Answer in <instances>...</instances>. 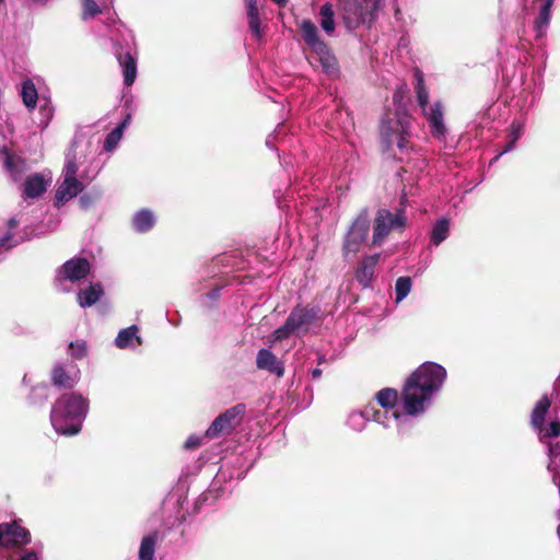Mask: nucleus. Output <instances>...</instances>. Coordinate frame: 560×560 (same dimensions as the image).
<instances>
[{"instance_id":"nucleus-1","label":"nucleus","mask_w":560,"mask_h":560,"mask_svg":"<svg viewBox=\"0 0 560 560\" xmlns=\"http://www.w3.org/2000/svg\"><path fill=\"white\" fill-rule=\"evenodd\" d=\"M446 370L435 362L422 363L406 381L401 394L402 408L416 417L425 411L434 395L443 387Z\"/></svg>"},{"instance_id":"nucleus-2","label":"nucleus","mask_w":560,"mask_h":560,"mask_svg":"<svg viewBox=\"0 0 560 560\" xmlns=\"http://www.w3.org/2000/svg\"><path fill=\"white\" fill-rule=\"evenodd\" d=\"M89 411V399L78 393L60 396L52 405L50 422L58 434L75 435Z\"/></svg>"},{"instance_id":"nucleus-3","label":"nucleus","mask_w":560,"mask_h":560,"mask_svg":"<svg viewBox=\"0 0 560 560\" xmlns=\"http://www.w3.org/2000/svg\"><path fill=\"white\" fill-rule=\"evenodd\" d=\"M411 118L405 108L398 107L394 113H386L381 121L380 132L383 150L392 153L397 147L400 153L408 151Z\"/></svg>"},{"instance_id":"nucleus-4","label":"nucleus","mask_w":560,"mask_h":560,"mask_svg":"<svg viewBox=\"0 0 560 560\" xmlns=\"http://www.w3.org/2000/svg\"><path fill=\"white\" fill-rule=\"evenodd\" d=\"M383 0H337L343 24L348 31L371 25Z\"/></svg>"},{"instance_id":"nucleus-5","label":"nucleus","mask_w":560,"mask_h":560,"mask_svg":"<svg viewBox=\"0 0 560 560\" xmlns=\"http://www.w3.org/2000/svg\"><path fill=\"white\" fill-rule=\"evenodd\" d=\"M302 39L308 48L316 55V59L326 73L336 71V59L331 55L327 44L320 38L315 23L304 19L299 23Z\"/></svg>"},{"instance_id":"nucleus-6","label":"nucleus","mask_w":560,"mask_h":560,"mask_svg":"<svg viewBox=\"0 0 560 560\" xmlns=\"http://www.w3.org/2000/svg\"><path fill=\"white\" fill-rule=\"evenodd\" d=\"M319 310L315 307H295L285 323L273 331L275 340H283L292 335L300 336L308 330L318 318Z\"/></svg>"},{"instance_id":"nucleus-7","label":"nucleus","mask_w":560,"mask_h":560,"mask_svg":"<svg viewBox=\"0 0 560 560\" xmlns=\"http://www.w3.org/2000/svg\"><path fill=\"white\" fill-rule=\"evenodd\" d=\"M535 430L538 431L540 443L547 446L548 470L551 474H560V420H552L547 427L542 424Z\"/></svg>"},{"instance_id":"nucleus-8","label":"nucleus","mask_w":560,"mask_h":560,"mask_svg":"<svg viewBox=\"0 0 560 560\" xmlns=\"http://www.w3.org/2000/svg\"><path fill=\"white\" fill-rule=\"evenodd\" d=\"M370 217L368 210H362L350 225L342 246L345 257L355 255L368 240Z\"/></svg>"},{"instance_id":"nucleus-9","label":"nucleus","mask_w":560,"mask_h":560,"mask_svg":"<svg viewBox=\"0 0 560 560\" xmlns=\"http://www.w3.org/2000/svg\"><path fill=\"white\" fill-rule=\"evenodd\" d=\"M246 407L244 404H237L224 412L220 413L207 429L205 436L215 439L222 435H229L240 425L245 415Z\"/></svg>"},{"instance_id":"nucleus-10","label":"nucleus","mask_w":560,"mask_h":560,"mask_svg":"<svg viewBox=\"0 0 560 560\" xmlns=\"http://www.w3.org/2000/svg\"><path fill=\"white\" fill-rule=\"evenodd\" d=\"M398 396L397 392L393 388H383L375 395V401H372L375 404V407L380 406L378 408L382 413V418L386 421H388V428L390 427L392 422H396L399 430H401L402 424L407 421V417H410L406 413L404 410V413H400L396 409Z\"/></svg>"},{"instance_id":"nucleus-11","label":"nucleus","mask_w":560,"mask_h":560,"mask_svg":"<svg viewBox=\"0 0 560 560\" xmlns=\"http://www.w3.org/2000/svg\"><path fill=\"white\" fill-rule=\"evenodd\" d=\"M405 223L402 211L393 213L386 209L378 210L374 222L373 245H381L392 231L401 230Z\"/></svg>"},{"instance_id":"nucleus-12","label":"nucleus","mask_w":560,"mask_h":560,"mask_svg":"<svg viewBox=\"0 0 560 560\" xmlns=\"http://www.w3.org/2000/svg\"><path fill=\"white\" fill-rule=\"evenodd\" d=\"M370 420L388 428V421L382 418L381 410L373 402H369L363 410L351 411L347 418V425L353 431L361 432Z\"/></svg>"},{"instance_id":"nucleus-13","label":"nucleus","mask_w":560,"mask_h":560,"mask_svg":"<svg viewBox=\"0 0 560 560\" xmlns=\"http://www.w3.org/2000/svg\"><path fill=\"white\" fill-rule=\"evenodd\" d=\"M31 541V535L27 529L19 523L0 524V545L5 548L21 547Z\"/></svg>"},{"instance_id":"nucleus-14","label":"nucleus","mask_w":560,"mask_h":560,"mask_svg":"<svg viewBox=\"0 0 560 560\" xmlns=\"http://www.w3.org/2000/svg\"><path fill=\"white\" fill-rule=\"evenodd\" d=\"M52 177L50 173H34L26 177L23 183L22 198L36 199L39 198L50 186Z\"/></svg>"},{"instance_id":"nucleus-15","label":"nucleus","mask_w":560,"mask_h":560,"mask_svg":"<svg viewBox=\"0 0 560 560\" xmlns=\"http://www.w3.org/2000/svg\"><path fill=\"white\" fill-rule=\"evenodd\" d=\"M425 116L431 135L439 141L446 138V127L443 119V109L440 102H435L429 109L422 112Z\"/></svg>"},{"instance_id":"nucleus-16","label":"nucleus","mask_w":560,"mask_h":560,"mask_svg":"<svg viewBox=\"0 0 560 560\" xmlns=\"http://www.w3.org/2000/svg\"><path fill=\"white\" fill-rule=\"evenodd\" d=\"M0 160L3 163V167L10 174L13 182H20L22 179V175L26 171L25 161L12 154L7 145L0 147Z\"/></svg>"},{"instance_id":"nucleus-17","label":"nucleus","mask_w":560,"mask_h":560,"mask_svg":"<svg viewBox=\"0 0 560 560\" xmlns=\"http://www.w3.org/2000/svg\"><path fill=\"white\" fill-rule=\"evenodd\" d=\"M90 262L85 258H73L63 264L59 278L71 282L85 278L90 272Z\"/></svg>"},{"instance_id":"nucleus-18","label":"nucleus","mask_w":560,"mask_h":560,"mask_svg":"<svg viewBox=\"0 0 560 560\" xmlns=\"http://www.w3.org/2000/svg\"><path fill=\"white\" fill-rule=\"evenodd\" d=\"M256 365L259 370L268 371L281 377L284 373L283 363L268 349H260L256 357Z\"/></svg>"},{"instance_id":"nucleus-19","label":"nucleus","mask_w":560,"mask_h":560,"mask_svg":"<svg viewBox=\"0 0 560 560\" xmlns=\"http://www.w3.org/2000/svg\"><path fill=\"white\" fill-rule=\"evenodd\" d=\"M79 370L72 365L66 370L62 365H56L51 373L54 385L63 388H72L79 381Z\"/></svg>"},{"instance_id":"nucleus-20","label":"nucleus","mask_w":560,"mask_h":560,"mask_svg":"<svg viewBox=\"0 0 560 560\" xmlns=\"http://www.w3.org/2000/svg\"><path fill=\"white\" fill-rule=\"evenodd\" d=\"M83 184L78 178L63 177L62 183L56 190L55 201L57 205L66 202L83 190Z\"/></svg>"},{"instance_id":"nucleus-21","label":"nucleus","mask_w":560,"mask_h":560,"mask_svg":"<svg viewBox=\"0 0 560 560\" xmlns=\"http://www.w3.org/2000/svg\"><path fill=\"white\" fill-rule=\"evenodd\" d=\"M118 62L122 69L124 83L127 86L133 84L137 78V61L133 54L128 50L126 52L116 51Z\"/></svg>"},{"instance_id":"nucleus-22","label":"nucleus","mask_w":560,"mask_h":560,"mask_svg":"<svg viewBox=\"0 0 560 560\" xmlns=\"http://www.w3.org/2000/svg\"><path fill=\"white\" fill-rule=\"evenodd\" d=\"M141 343L142 339L139 336V328L136 325L119 330L115 339V346L118 349H136Z\"/></svg>"},{"instance_id":"nucleus-23","label":"nucleus","mask_w":560,"mask_h":560,"mask_svg":"<svg viewBox=\"0 0 560 560\" xmlns=\"http://www.w3.org/2000/svg\"><path fill=\"white\" fill-rule=\"evenodd\" d=\"M378 259H380V255L375 254V255L365 256L361 260V262L357 269L355 277H357V280L363 287H369V284L371 283L373 276H374V269H375V266H376Z\"/></svg>"},{"instance_id":"nucleus-24","label":"nucleus","mask_w":560,"mask_h":560,"mask_svg":"<svg viewBox=\"0 0 560 560\" xmlns=\"http://www.w3.org/2000/svg\"><path fill=\"white\" fill-rule=\"evenodd\" d=\"M160 541V533L153 530L144 535L141 539L138 559L139 560H155L156 546Z\"/></svg>"},{"instance_id":"nucleus-25","label":"nucleus","mask_w":560,"mask_h":560,"mask_svg":"<svg viewBox=\"0 0 560 560\" xmlns=\"http://www.w3.org/2000/svg\"><path fill=\"white\" fill-rule=\"evenodd\" d=\"M552 18V5L542 2L538 15L535 18L533 28L536 34V38L540 39L546 36L547 30L550 25Z\"/></svg>"},{"instance_id":"nucleus-26","label":"nucleus","mask_w":560,"mask_h":560,"mask_svg":"<svg viewBox=\"0 0 560 560\" xmlns=\"http://www.w3.org/2000/svg\"><path fill=\"white\" fill-rule=\"evenodd\" d=\"M156 219L153 211L149 209H141L137 211L131 220L132 229L137 233H148L155 225Z\"/></svg>"},{"instance_id":"nucleus-27","label":"nucleus","mask_w":560,"mask_h":560,"mask_svg":"<svg viewBox=\"0 0 560 560\" xmlns=\"http://www.w3.org/2000/svg\"><path fill=\"white\" fill-rule=\"evenodd\" d=\"M245 2V10H246V16L248 22V28L254 37L257 39H260L261 34V22L259 18V8L257 0H244Z\"/></svg>"},{"instance_id":"nucleus-28","label":"nucleus","mask_w":560,"mask_h":560,"mask_svg":"<svg viewBox=\"0 0 560 560\" xmlns=\"http://www.w3.org/2000/svg\"><path fill=\"white\" fill-rule=\"evenodd\" d=\"M319 24L327 36H332L336 28L335 11L330 2L324 3L318 11Z\"/></svg>"},{"instance_id":"nucleus-29","label":"nucleus","mask_w":560,"mask_h":560,"mask_svg":"<svg viewBox=\"0 0 560 560\" xmlns=\"http://www.w3.org/2000/svg\"><path fill=\"white\" fill-rule=\"evenodd\" d=\"M102 295V285L100 283H93L78 292V303L81 307H89L95 304Z\"/></svg>"},{"instance_id":"nucleus-30","label":"nucleus","mask_w":560,"mask_h":560,"mask_svg":"<svg viewBox=\"0 0 560 560\" xmlns=\"http://www.w3.org/2000/svg\"><path fill=\"white\" fill-rule=\"evenodd\" d=\"M551 401L547 396H542L535 405L530 415V424L534 429H539L545 422V417L550 408Z\"/></svg>"},{"instance_id":"nucleus-31","label":"nucleus","mask_w":560,"mask_h":560,"mask_svg":"<svg viewBox=\"0 0 560 560\" xmlns=\"http://www.w3.org/2000/svg\"><path fill=\"white\" fill-rule=\"evenodd\" d=\"M450 233V222L447 219L442 218L435 222L430 233V241L433 245L438 246L445 241Z\"/></svg>"},{"instance_id":"nucleus-32","label":"nucleus","mask_w":560,"mask_h":560,"mask_svg":"<svg viewBox=\"0 0 560 560\" xmlns=\"http://www.w3.org/2000/svg\"><path fill=\"white\" fill-rule=\"evenodd\" d=\"M21 95L24 105L30 109H34L37 103V90L34 82L31 79H26L22 83Z\"/></svg>"},{"instance_id":"nucleus-33","label":"nucleus","mask_w":560,"mask_h":560,"mask_svg":"<svg viewBox=\"0 0 560 560\" xmlns=\"http://www.w3.org/2000/svg\"><path fill=\"white\" fill-rule=\"evenodd\" d=\"M524 131V124L521 121H513L510 131H509V142L504 147V149L494 156L493 161H497L501 155L512 151L517 142V140L521 138Z\"/></svg>"},{"instance_id":"nucleus-34","label":"nucleus","mask_w":560,"mask_h":560,"mask_svg":"<svg viewBox=\"0 0 560 560\" xmlns=\"http://www.w3.org/2000/svg\"><path fill=\"white\" fill-rule=\"evenodd\" d=\"M112 0H82V18L89 20L101 12L102 8H107Z\"/></svg>"},{"instance_id":"nucleus-35","label":"nucleus","mask_w":560,"mask_h":560,"mask_svg":"<svg viewBox=\"0 0 560 560\" xmlns=\"http://www.w3.org/2000/svg\"><path fill=\"white\" fill-rule=\"evenodd\" d=\"M417 84H416V94L418 104L421 107L422 112L429 109L432 105L429 104V92L424 84V78L421 71L417 70L416 73Z\"/></svg>"},{"instance_id":"nucleus-36","label":"nucleus","mask_w":560,"mask_h":560,"mask_svg":"<svg viewBox=\"0 0 560 560\" xmlns=\"http://www.w3.org/2000/svg\"><path fill=\"white\" fill-rule=\"evenodd\" d=\"M410 290L411 279L409 277H399L395 284L396 302H401L409 294Z\"/></svg>"},{"instance_id":"nucleus-37","label":"nucleus","mask_w":560,"mask_h":560,"mask_svg":"<svg viewBox=\"0 0 560 560\" xmlns=\"http://www.w3.org/2000/svg\"><path fill=\"white\" fill-rule=\"evenodd\" d=\"M69 353L75 360L83 359L88 353L86 342L83 340H75L70 342Z\"/></svg>"},{"instance_id":"nucleus-38","label":"nucleus","mask_w":560,"mask_h":560,"mask_svg":"<svg viewBox=\"0 0 560 560\" xmlns=\"http://www.w3.org/2000/svg\"><path fill=\"white\" fill-rule=\"evenodd\" d=\"M122 138L121 128H115L105 138L104 150L113 151Z\"/></svg>"},{"instance_id":"nucleus-39","label":"nucleus","mask_w":560,"mask_h":560,"mask_svg":"<svg viewBox=\"0 0 560 560\" xmlns=\"http://www.w3.org/2000/svg\"><path fill=\"white\" fill-rule=\"evenodd\" d=\"M78 170L79 166L75 162V158L71 153H68L63 168V177L77 178Z\"/></svg>"},{"instance_id":"nucleus-40","label":"nucleus","mask_w":560,"mask_h":560,"mask_svg":"<svg viewBox=\"0 0 560 560\" xmlns=\"http://www.w3.org/2000/svg\"><path fill=\"white\" fill-rule=\"evenodd\" d=\"M16 560H42V551L35 549H25Z\"/></svg>"},{"instance_id":"nucleus-41","label":"nucleus","mask_w":560,"mask_h":560,"mask_svg":"<svg viewBox=\"0 0 560 560\" xmlns=\"http://www.w3.org/2000/svg\"><path fill=\"white\" fill-rule=\"evenodd\" d=\"M201 441H202V438H200L198 435H190L185 442V447L187 450L196 448L201 444Z\"/></svg>"},{"instance_id":"nucleus-42","label":"nucleus","mask_w":560,"mask_h":560,"mask_svg":"<svg viewBox=\"0 0 560 560\" xmlns=\"http://www.w3.org/2000/svg\"><path fill=\"white\" fill-rule=\"evenodd\" d=\"M15 244L11 243V235L5 234L4 236L0 237V247H13Z\"/></svg>"},{"instance_id":"nucleus-43","label":"nucleus","mask_w":560,"mask_h":560,"mask_svg":"<svg viewBox=\"0 0 560 560\" xmlns=\"http://www.w3.org/2000/svg\"><path fill=\"white\" fill-rule=\"evenodd\" d=\"M40 112L46 115L48 118L52 116V107L49 104L43 105L40 107Z\"/></svg>"},{"instance_id":"nucleus-44","label":"nucleus","mask_w":560,"mask_h":560,"mask_svg":"<svg viewBox=\"0 0 560 560\" xmlns=\"http://www.w3.org/2000/svg\"><path fill=\"white\" fill-rule=\"evenodd\" d=\"M131 115L128 114L126 118L116 127L121 128V133H124L125 128L130 124Z\"/></svg>"},{"instance_id":"nucleus-45","label":"nucleus","mask_w":560,"mask_h":560,"mask_svg":"<svg viewBox=\"0 0 560 560\" xmlns=\"http://www.w3.org/2000/svg\"><path fill=\"white\" fill-rule=\"evenodd\" d=\"M90 202H91V200H90L89 196L83 195L80 197V203H81L82 208H88L90 206Z\"/></svg>"},{"instance_id":"nucleus-46","label":"nucleus","mask_w":560,"mask_h":560,"mask_svg":"<svg viewBox=\"0 0 560 560\" xmlns=\"http://www.w3.org/2000/svg\"><path fill=\"white\" fill-rule=\"evenodd\" d=\"M34 392H39L40 395L46 396L47 386L46 385H39L34 388Z\"/></svg>"},{"instance_id":"nucleus-47","label":"nucleus","mask_w":560,"mask_h":560,"mask_svg":"<svg viewBox=\"0 0 560 560\" xmlns=\"http://www.w3.org/2000/svg\"><path fill=\"white\" fill-rule=\"evenodd\" d=\"M320 375H322V370H320V369L316 368V369H314V370L312 371V376H313L314 378H318V377H320Z\"/></svg>"},{"instance_id":"nucleus-48","label":"nucleus","mask_w":560,"mask_h":560,"mask_svg":"<svg viewBox=\"0 0 560 560\" xmlns=\"http://www.w3.org/2000/svg\"><path fill=\"white\" fill-rule=\"evenodd\" d=\"M289 0H272L279 7H285Z\"/></svg>"},{"instance_id":"nucleus-49","label":"nucleus","mask_w":560,"mask_h":560,"mask_svg":"<svg viewBox=\"0 0 560 560\" xmlns=\"http://www.w3.org/2000/svg\"><path fill=\"white\" fill-rule=\"evenodd\" d=\"M524 33H525V26H524V24H523V25L517 30V35H518V37H520V38H522V37H523V35H524Z\"/></svg>"},{"instance_id":"nucleus-50","label":"nucleus","mask_w":560,"mask_h":560,"mask_svg":"<svg viewBox=\"0 0 560 560\" xmlns=\"http://www.w3.org/2000/svg\"><path fill=\"white\" fill-rule=\"evenodd\" d=\"M30 2L34 3V4H44L46 3L48 0H28Z\"/></svg>"},{"instance_id":"nucleus-51","label":"nucleus","mask_w":560,"mask_h":560,"mask_svg":"<svg viewBox=\"0 0 560 560\" xmlns=\"http://www.w3.org/2000/svg\"><path fill=\"white\" fill-rule=\"evenodd\" d=\"M16 223H18V222H16V220H15V219H11V220L9 221V225H10V226H15V225H16Z\"/></svg>"},{"instance_id":"nucleus-52","label":"nucleus","mask_w":560,"mask_h":560,"mask_svg":"<svg viewBox=\"0 0 560 560\" xmlns=\"http://www.w3.org/2000/svg\"><path fill=\"white\" fill-rule=\"evenodd\" d=\"M217 296H218V290H214V291H212V292L210 293V298H211V299H214V298H217Z\"/></svg>"},{"instance_id":"nucleus-53","label":"nucleus","mask_w":560,"mask_h":560,"mask_svg":"<svg viewBox=\"0 0 560 560\" xmlns=\"http://www.w3.org/2000/svg\"><path fill=\"white\" fill-rule=\"evenodd\" d=\"M542 2H545V3H549L550 5H553L555 0H544Z\"/></svg>"},{"instance_id":"nucleus-54","label":"nucleus","mask_w":560,"mask_h":560,"mask_svg":"<svg viewBox=\"0 0 560 560\" xmlns=\"http://www.w3.org/2000/svg\"><path fill=\"white\" fill-rule=\"evenodd\" d=\"M266 144H267L268 147H270V145H271V137H269V138L266 140Z\"/></svg>"},{"instance_id":"nucleus-55","label":"nucleus","mask_w":560,"mask_h":560,"mask_svg":"<svg viewBox=\"0 0 560 560\" xmlns=\"http://www.w3.org/2000/svg\"><path fill=\"white\" fill-rule=\"evenodd\" d=\"M3 0H0V3L2 2Z\"/></svg>"}]
</instances>
